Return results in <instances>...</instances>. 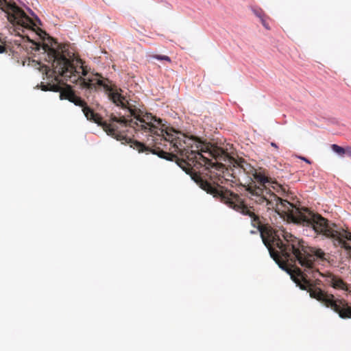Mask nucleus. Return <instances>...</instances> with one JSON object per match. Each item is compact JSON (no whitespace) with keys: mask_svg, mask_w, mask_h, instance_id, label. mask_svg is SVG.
<instances>
[{"mask_svg":"<svg viewBox=\"0 0 351 351\" xmlns=\"http://www.w3.org/2000/svg\"><path fill=\"white\" fill-rule=\"evenodd\" d=\"M100 86L109 91L110 99L117 106L128 109L130 119L112 114L110 122L104 121L100 116V126L108 135L123 144L130 143V147L138 152H151L168 160L178 158V165L208 193L218 198L237 212L249 216L252 225L254 219L258 218L261 226H266L257 215L252 207L248 206L240 196L220 184L230 182L236 185L241 184L240 176L243 171L234 170L236 164L215 160L206 152L213 146L204 144L197 138L188 136L172 128L165 127L162 121L151 113L144 111L128 101L117 90L110 88L100 80Z\"/></svg>","mask_w":351,"mask_h":351,"instance_id":"f257e3e1","label":"nucleus"},{"mask_svg":"<svg viewBox=\"0 0 351 351\" xmlns=\"http://www.w3.org/2000/svg\"><path fill=\"white\" fill-rule=\"evenodd\" d=\"M258 226L261 239L267 247L271 257L282 269L286 270L291 279L302 290H307L312 298L322 302L326 307L337 313L341 319H351V303L344 299L337 298L319 287L311 285L306 279V274L296 267L299 264L308 272L312 270L315 277L314 262L315 258L326 260L325 252L319 248L304 245V242L284 229L274 230L269 225L261 226L258 218L253 220Z\"/></svg>","mask_w":351,"mask_h":351,"instance_id":"f03ea898","label":"nucleus"},{"mask_svg":"<svg viewBox=\"0 0 351 351\" xmlns=\"http://www.w3.org/2000/svg\"><path fill=\"white\" fill-rule=\"evenodd\" d=\"M252 195L251 200L255 203L265 206L267 210H274L279 215H286L295 223L311 227L317 234L333 237L334 232L337 233L339 229L335 223L308 208L295 207L278 197L269 189H255Z\"/></svg>","mask_w":351,"mask_h":351,"instance_id":"7ed1b4c3","label":"nucleus"},{"mask_svg":"<svg viewBox=\"0 0 351 351\" xmlns=\"http://www.w3.org/2000/svg\"><path fill=\"white\" fill-rule=\"evenodd\" d=\"M206 153L212 156L214 160H223L224 162H229L231 164H236L234 170L243 171V174H246L250 178L252 173H255L256 169L248 163L245 159L241 158H234L230 156L229 154L221 147L217 146H211L208 152Z\"/></svg>","mask_w":351,"mask_h":351,"instance_id":"20e7f679","label":"nucleus"},{"mask_svg":"<svg viewBox=\"0 0 351 351\" xmlns=\"http://www.w3.org/2000/svg\"><path fill=\"white\" fill-rule=\"evenodd\" d=\"M335 226L339 229L337 230V233L334 232L333 237H326L332 241L335 247L344 249L348 254L351 256V232L336 223Z\"/></svg>","mask_w":351,"mask_h":351,"instance_id":"39448f33","label":"nucleus"},{"mask_svg":"<svg viewBox=\"0 0 351 351\" xmlns=\"http://www.w3.org/2000/svg\"><path fill=\"white\" fill-rule=\"evenodd\" d=\"M250 178L252 179V182L247 185H243V187L245 190L247 191V196L251 199L254 189L257 188L268 189L265 184L269 182V178L261 172H257L256 169L255 170V173L251 175Z\"/></svg>","mask_w":351,"mask_h":351,"instance_id":"423d86ee","label":"nucleus"},{"mask_svg":"<svg viewBox=\"0 0 351 351\" xmlns=\"http://www.w3.org/2000/svg\"><path fill=\"white\" fill-rule=\"evenodd\" d=\"M326 282L335 289L344 291H349L348 285L343 280L332 273H327L324 275Z\"/></svg>","mask_w":351,"mask_h":351,"instance_id":"0eeeda50","label":"nucleus"},{"mask_svg":"<svg viewBox=\"0 0 351 351\" xmlns=\"http://www.w3.org/2000/svg\"><path fill=\"white\" fill-rule=\"evenodd\" d=\"M148 56L151 58L156 59L158 60H164L169 63L171 62V60L170 57H169L168 56L149 53L148 55Z\"/></svg>","mask_w":351,"mask_h":351,"instance_id":"6e6552de","label":"nucleus"},{"mask_svg":"<svg viewBox=\"0 0 351 351\" xmlns=\"http://www.w3.org/2000/svg\"><path fill=\"white\" fill-rule=\"evenodd\" d=\"M331 148L332 151H334L335 153L338 154L340 156H343V154H345V148L340 147L338 145L332 144L331 145Z\"/></svg>","mask_w":351,"mask_h":351,"instance_id":"1a4fd4ad","label":"nucleus"},{"mask_svg":"<svg viewBox=\"0 0 351 351\" xmlns=\"http://www.w3.org/2000/svg\"><path fill=\"white\" fill-rule=\"evenodd\" d=\"M252 11H253L254 14L259 19L262 18L263 16H265V13L263 12V11L261 8H253Z\"/></svg>","mask_w":351,"mask_h":351,"instance_id":"9d476101","label":"nucleus"},{"mask_svg":"<svg viewBox=\"0 0 351 351\" xmlns=\"http://www.w3.org/2000/svg\"><path fill=\"white\" fill-rule=\"evenodd\" d=\"M267 19H268V17L266 15H265V16H263L262 18H261L260 20H261L262 25L264 26V27L269 30V29H270V27L267 21Z\"/></svg>","mask_w":351,"mask_h":351,"instance_id":"9b49d317","label":"nucleus"},{"mask_svg":"<svg viewBox=\"0 0 351 351\" xmlns=\"http://www.w3.org/2000/svg\"><path fill=\"white\" fill-rule=\"evenodd\" d=\"M345 154L351 156V147H346L345 148Z\"/></svg>","mask_w":351,"mask_h":351,"instance_id":"f8f14e48","label":"nucleus"},{"mask_svg":"<svg viewBox=\"0 0 351 351\" xmlns=\"http://www.w3.org/2000/svg\"><path fill=\"white\" fill-rule=\"evenodd\" d=\"M5 51H6L5 47L3 45H0V53H3L5 52Z\"/></svg>","mask_w":351,"mask_h":351,"instance_id":"ddd939ff","label":"nucleus"},{"mask_svg":"<svg viewBox=\"0 0 351 351\" xmlns=\"http://www.w3.org/2000/svg\"><path fill=\"white\" fill-rule=\"evenodd\" d=\"M300 158L301 160H302L305 161L306 162L308 163V164H311V161H310L308 158H305V157L300 156Z\"/></svg>","mask_w":351,"mask_h":351,"instance_id":"4468645a","label":"nucleus"},{"mask_svg":"<svg viewBox=\"0 0 351 351\" xmlns=\"http://www.w3.org/2000/svg\"><path fill=\"white\" fill-rule=\"evenodd\" d=\"M271 145L272 147H274L275 148H278V146L275 143H271Z\"/></svg>","mask_w":351,"mask_h":351,"instance_id":"2eb2a0df","label":"nucleus"},{"mask_svg":"<svg viewBox=\"0 0 351 351\" xmlns=\"http://www.w3.org/2000/svg\"><path fill=\"white\" fill-rule=\"evenodd\" d=\"M36 20H37L38 22H39V23L40 22V19H38V18H36Z\"/></svg>","mask_w":351,"mask_h":351,"instance_id":"dca6fc26","label":"nucleus"}]
</instances>
